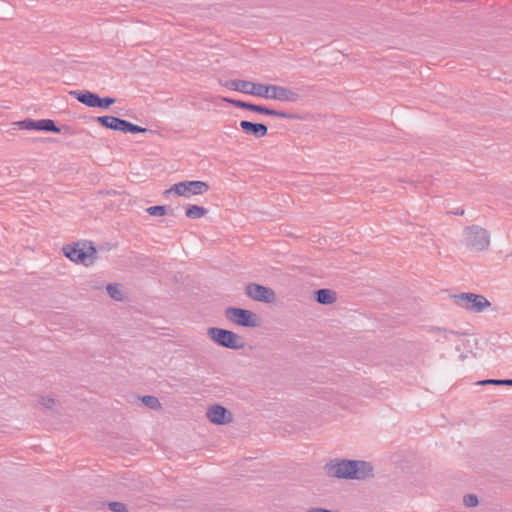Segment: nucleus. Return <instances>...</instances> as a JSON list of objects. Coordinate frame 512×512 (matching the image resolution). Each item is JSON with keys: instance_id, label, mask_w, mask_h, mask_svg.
<instances>
[{"instance_id": "obj_5", "label": "nucleus", "mask_w": 512, "mask_h": 512, "mask_svg": "<svg viewBox=\"0 0 512 512\" xmlns=\"http://www.w3.org/2000/svg\"><path fill=\"white\" fill-rule=\"evenodd\" d=\"M225 316L239 326L254 328L260 325L259 317L250 310L231 307L226 309Z\"/></svg>"}, {"instance_id": "obj_9", "label": "nucleus", "mask_w": 512, "mask_h": 512, "mask_svg": "<svg viewBox=\"0 0 512 512\" xmlns=\"http://www.w3.org/2000/svg\"><path fill=\"white\" fill-rule=\"evenodd\" d=\"M245 293L250 299L265 303L273 302L276 297V294L272 289L257 283H250L246 285Z\"/></svg>"}, {"instance_id": "obj_17", "label": "nucleus", "mask_w": 512, "mask_h": 512, "mask_svg": "<svg viewBox=\"0 0 512 512\" xmlns=\"http://www.w3.org/2000/svg\"><path fill=\"white\" fill-rule=\"evenodd\" d=\"M249 110L260 113V114L276 116V117H280V118H288L289 117L288 114L285 112L268 109L266 107L255 105V104H251V107H249Z\"/></svg>"}, {"instance_id": "obj_16", "label": "nucleus", "mask_w": 512, "mask_h": 512, "mask_svg": "<svg viewBox=\"0 0 512 512\" xmlns=\"http://www.w3.org/2000/svg\"><path fill=\"white\" fill-rule=\"evenodd\" d=\"M315 298L320 304H332L336 301V293L330 289H320L315 292Z\"/></svg>"}, {"instance_id": "obj_3", "label": "nucleus", "mask_w": 512, "mask_h": 512, "mask_svg": "<svg viewBox=\"0 0 512 512\" xmlns=\"http://www.w3.org/2000/svg\"><path fill=\"white\" fill-rule=\"evenodd\" d=\"M210 189L208 183L199 180L182 181L173 184L165 191V195H175L178 197L190 198L197 195H203Z\"/></svg>"}, {"instance_id": "obj_24", "label": "nucleus", "mask_w": 512, "mask_h": 512, "mask_svg": "<svg viewBox=\"0 0 512 512\" xmlns=\"http://www.w3.org/2000/svg\"><path fill=\"white\" fill-rule=\"evenodd\" d=\"M40 404L44 408L52 409L55 406V400L49 397H42L40 399Z\"/></svg>"}, {"instance_id": "obj_26", "label": "nucleus", "mask_w": 512, "mask_h": 512, "mask_svg": "<svg viewBox=\"0 0 512 512\" xmlns=\"http://www.w3.org/2000/svg\"><path fill=\"white\" fill-rule=\"evenodd\" d=\"M481 384L512 385V379H508V380H486V381H482Z\"/></svg>"}, {"instance_id": "obj_23", "label": "nucleus", "mask_w": 512, "mask_h": 512, "mask_svg": "<svg viewBox=\"0 0 512 512\" xmlns=\"http://www.w3.org/2000/svg\"><path fill=\"white\" fill-rule=\"evenodd\" d=\"M222 100L225 102H228L236 107L244 108L247 110H249V107H251L250 103H246V102H242V101H238V100H233V99H229V98H222Z\"/></svg>"}, {"instance_id": "obj_27", "label": "nucleus", "mask_w": 512, "mask_h": 512, "mask_svg": "<svg viewBox=\"0 0 512 512\" xmlns=\"http://www.w3.org/2000/svg\"><path fill=\"white\" fill-rule=\"evenodd\" d=\"M109 506H110L111 510H113L114 512H125L126 511L125 506L122 503L112 502L109 504Z\"/></svg>"}, {"instance_id": "obj_12", "label": "nucleus", "mask_w": 512, "mask_h": 512, "mask_svg": "<svg viewBox=\"0 0 512 512\" xmlns=\"http://www.w3.org/2000/svg\"><path fill=\"white\" fill-rule=\"evenodd\" d=\"M220 84L232 91H238L245 94L257 96L259 84L246 80H228L220 82Z\"/></svg>"}, {"instance_id": "obj_6", "label": "nucleus", "mask_w": 512, "mask_h": 512, "mask_svg": "<svg viewBox=\"0 0 512 512\" xmlns=\"http://www.w3.org/2000/svg\"><path fill=\"white\" fill-rule=\"evenodd\" d=\"M457 303L470 312L479 313L491 306V303L482 295L462 293L455 296Z\"/></svg>"}, {"instance_id": "obj_4", "label": "nucleus", "mask_w": 512, "mask_h": 512, "mask_svg": "<svg viewBox=\"0 0 512 512\" xmlns=\"http://www.w3.org/2000/svg\"><path fill=\"white\" fill-rule=\"evenodd\" d=\"M258 97L273 99L280 102H295L299 95L297 92L279 85L259 84Z\"/></svg>"}, {"instance_id": "obj_11", "label": "nucleus", "mask_w": 512, "mask_h": 512, "mask_svg": "<svg viewBox=\"0 0 512 512\" xmlns=\"http://www.w3.org/2000/svg\"><path fill=\"white\" fill-rule=\"evenodd\" d=\"M20 129L23 130H39V131H48L59 133L60 128H58L54 121L51 119H41V120H33V119H25L22 121H18L15 123Z\"/></svg>"}, {"instance_id": "obj_1", "label": "nucleus", "mask_w": 512, "mask_h": 512, "mask_svg": "<svg viewBox=\"0 0 512 512\" xmlns=\"http://www.w3.org/2000/svg\"><path fill=\"white\" fill-rule=\"evenodd\" d=\"M327 475L336 478L362 479L372 473V467L362 461H331L325 466Z\"/></svg>"}, {"instance_id": "obj_15", "label": "nucleus", "mask_w": 512, "mask_h": 512, "mask_svg": "<svg viewBox=\"0 0 512 512\" xmlns=\"http://www.w3.org/2000/svg\"><path fill=\"white\" fill-rule=\"evenodd\" d=\"M97 122L102 126L115 131H123V127L125 125V120L114 116H100L97 118Z\"/></svg>"}, {"instance_id": "obj_25", "label": "nucleus", "mask_w": 512, "mask_h": 512, "mask_svg": "<svg viewBox=\"0 0 512 512\" xmlns=\"http://www.w3.org/2000/svg\"><path fill=\"white\" fill-rule=\"evenodd\" d=\"M464 503L468 507H474L478 504V499L475 495H467L464 497Z\"/></svg>"}, {"instance_id": "obj_28", "label": "nucleus", "mask_w": 512, "mask_h": 512, "mask_svg": "<svg viewBox=\"0 0 512 512\" xmlns=\"http://www.w3.org/2000/svg\"><path fill=\"white\" fill-rule=\"evenodd\" d=\"M307 512H331L330 510H327V509H320V508H317V509H310L308 510Z\"/></svg>"}, {"instance_id": "obj_19", "label": "nucleus", "mask_w": 512, "mask_h": 512, "mask_svg": "<svg viewBox=\"0 0 512 512\" xmlns=\"http://www.w3.org/2000/svg\"><path fill=\"white\" fill-rule=\"evenodd\" d=\"M107 291L112 298L116 300H122L123 293L119 285H109L107 287Z\"/></svg>"}, {"instance_id": "obj_20", "label": "nucleus", "mask_w": 512, "mask_h": 512, "mask_svg": "<svg viewBox=\"0 0 512 512\" xmlns=\"http://www.w3.org/2000/svg\"><path fill=\"white\" fill-rule=\"evenodd\" d=\"M146 211L151 216H164L167 213L165 206H151L147 208Z\"/></svg>"}, {"instance_id": "obj_22", "label": "nucleus", "mask_w": 512, "mask_h": 512, "mask_svg": "<svg viewBox=\"0 0 512 512\" xmlns=\"http://www.w3.org/2000/svg\"><path fill=\"white\" fill-rule=\"evenodd\" d=\"M142 401L145 405L149 406L150 408H160V402L156 397L153 396H145L142 398Z\"/></svg>"}, {"instance_id": "obj_2", "label": "nucleus", "mask_w": 512, "mask_h": 512, "mask_svg": "<svg viewBox=\"0 0 512 512\" xmlns=\"http://www.w3.org/2000/svg\"><path fill=\"white\" fill-rule=\"evenodd\" d=\"M62 250L68 259L77 264L89 266L96 259V249L90 242L79 241L67 244Z\"/></svg>"}, {"instance_id": "obj_10", "label": "nucleus", "mask_w": 512, "mask_h": 512, "mask_svg": "<svg viewBox=\"0 0 512 512\" xmlns=\"http://www.w3.org/2000/svg\"><path fill=\"white\" fill-rule=\"evenodd\" d=\"M465 238L468 245L474 249H484L489 245V235L482 228L471 227L466 229Z\"/></svg>"}, {"instance_id": "obj_14", "label": "nucleus", "mask_w": 512, "mask_h": 512, "mask_svg": "<svg viewBox=\"0 0 512 512\" xmlns=\"http://www.w3.org/2000/svg\"><path fill=\"white\" fill-rule=\"evenodd\" d=\"M240 127L246 134L253 135L256 138H262L266 136L268 132L266 125L261 123H252L246 120L240 122Z\"/></svg>"}, {"instance_id": "obj_18", "label": "nucleus", "mask_w": 512, "mask_h": 512, "mask_svg": "<svg viewBox=\"0 0 512 512\" xmlns=\"http://www.w3.org/2000/svg\"><path fill=\"white\" fill-rule=\"evenodd\" d=\"M185 214L190 219H199L207 214V210L198 205H189L185 210Z\"/></svg>"}, {"instance_id": "obj_21", "label": "nucleus", "mask_w": 512, "mask_h": 512, "mask_svg": "<svg viewBox=\"0 0 512 512\" xmlns=\"http://www.w3.org/2000/svg\"><path fill=\"white\" fill-rule=\"evenodd\" d=\"M122 132L143 133L146 132V129L125 120V125Z\"/></svg>"}, {"instance_id": "obj_13", "label": "nucleus", "mask_w": 512, "mask_h": 512, "mask_svg": "<svg viewBox=\"0 0 512 512\" xmlns=\"http://www.w3.org/2000/svg\"><path fill=\"white\" fill-rule=\"evenodd\" d=\"M208 420L217 425H225L232 421L231 413L221 405H212L207 409Z\"/></svg>"}, {"instance_id": "obj_7", "label": "nucleus", "mask_w": 512, "mask_h": 512, "mask_svg": "<svg viewBox=\"0 0 512 512\" xmlns=\"http://www.w3.org/2000/svg\"><path fill=\"white\" fill-rule=\"evenodd\" d=\"M208 334L216 343L221 346L231 349H240L243 347L241 338L232 331L219 328H210L208 330Z\"/></svg>"}, {"instance_id": "obj_8", "label": "nucleus", "mask_w": 512, "mask_h": 512, "mask_svg": "<svg viewBox=\"0 0 512 512\" xmlns=\"http://www.w3.org/2000/svg\"><path fill=\"white\" fill-rule=\"evenodd\" d=\"M70 95L88 107L108 108L115 103L114 98H100L90 91H71Z\"/></svg>"}]
</instances>
